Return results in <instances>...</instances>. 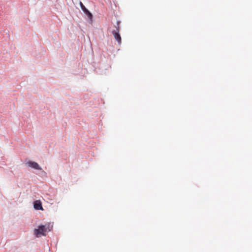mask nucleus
<instances>
[{"instance_id":"f257e3e1","label":"nucleus","mask_w":252,"mask_h":252,"mask_svg":"<svg viewBox=\"0 0 252 252\" xmlns=\"http://www.w3.org/2000/svg\"><path fill=\"white\" fill-rule=\"evenodd\" d=\"M50 231L48 225H42L34 229L33 232L36 237H40L42 236H45L46 233Z\"/></svg>"},{"instance_id":"f03ea898","label":"nucleus","mask_w":252,"mask_h":252,"mask_svg":"<svg viewBox=\"0 0 252 252\" xmlns=\"http://www.w3.org/2000/svg\"><path fill=\"white\" fill-rule=\"evenodd\" d=\"M26 165L29 167L32 168L36 170H41L42 168L39 164L34 161L29 160L26 162Z\"/></svg>"},{"instance_id":"7ed1b4c3","label":"nucleus","mask_w":252,"mask_h":252,"mask_svg":"<svg viewBox=\"0 0 252 252\" xmlns=\"http://www.w3.org/2000/svg\"><path fill=\"white\" fill-rule=\"evenodd\" d=\"M80 5L82 9V10L87 14L88 15L89 18L91 20H92V14L87 10V9L85 7V6L83 5V4L80 2Z\"/></svg>"},{"instance_id":"20e7f679","label":"nucleus","mask_w":252,"mask_h":252,"mask_svg":"<svg viewBox=\"0 0 252 252\" xmlns=\"http://www.w3.org/2000/svg\"><path fill=\"white\" fill-rule=\"evenodd\" d=\"M34 208L35 210H43L41 202L40 200H36L34 201L33 204Z\"/></svg>"}]
</instances>
